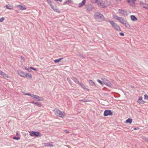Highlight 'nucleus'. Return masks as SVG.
Listing matches in <instances>:
<instances>
[{"label":"nucleus","mask_w":148,"mask_h":148,"mask_svg":"<svg viewBox=\"0 0 148 148\" xmlns=\"http://www.w3.org/2000/svg\"><path fill=\"white\" fill-rule=\"evenodd\" d=\"M95 19L98 21L102 22L104 21V16L99 12H96L94 14Z\"/></svg>","instance_id":"1"},{"label":"nucleus","mask_w":148,"mask_h":148,"mask_svg":"<svg viewBox=\"0 0 148 148\" xmlns=\"http://www.w3.org/2000/svg\"><path fill=\"white\" fill-rule=\"evenodd\" d=\"M53 111L54 112L55 114L58 116L63 117L65 116L63 113L57 109H55L53 110Z\"/></svg>","instance_id":"2"},{"label":"nucleus","mask_w":148,"mask_h":148,"mask_svg":"<svg viewBox=\"0 0 148 148\" xmlns=\"http://www.w3.org/2000/svg\"><path fill=\"white\" fill-rule=\"evenodd\" d=\"M113 115V112L110 110H105L103 113V115L105 116H111Z\"/></svg>","instance_id":"3"},{"label":"nucleus","mask_w":148,"mask_h":148,"mask_svg":"<svg viewBox=\"0 0 148 148\" xmlns=\"http://www.w3.org/2000/svg\"><path fill=\"white\" fill-rule=\"evenodd\" d=\"M40 132H38L31 131L30 135L31 136H35L37 137L39 136Z\"/></svg>","instance_id":"4"},{"label":"nucleus","mask_w":148,"mask_h":148,"mask_svg":"<svg viewBox=\"0 0 148 148\" xmlns=\"http://www.w3.org/2000/svg\"><path fill=\"white\" fill-rule=\"evenodd\" d=\"M119 11H120L119 13L121 14L122 16H125V15H127V12L125 10L119 9Z\"/></svg>","instance_id":"5"},{"label":"nucleus","mask_w":148,"mask_h":148,"mask_svg":"<svg viewBox=\"0 0 148 148\" xmlns=\"http://www.w3.org/2000/svg\"><path fill=\"white\" fill-rule=\"evenodd\" d=\"M85 9H86L88 11H90L92 9V7L91 5H86L85 6Z\"/></svg>","instance_id":"6"},{"label":"nucleus","mask_w":148,"mask_h":148,"mask_svg":"<svg viewBox=\"0 0 148 148\" xmlns=\"http://www.w3.org/2000/svg\"><path fill=\"white\" fill-rule=\"evenodd\" d=\"M0 74L1 75H2L4 78H5L6 77H7L8 78H10V77L9 76H8L7 74L5 73H4L2 72V71H1Z\"/></svg>","instance_id":"7"},{"label":"nucleus","mask_w":148,"mask_h":148,"mask_svg":"<svg viewBox=\"0 0 148 148\" xmlns=\"http://www.w3.org/2000/svg\"><path fill=\"white\" fill-rule=\"evenodd\" d=\"M143 98L142 97H140L137 101V102L139 104H143L145 103L144 101L142 99Z\"/></svg>","instance_id":"8"},{"label":"nucleus","mask_w":148,"mask_h":148,"mask_svg":"<svg viewBox=\"0 0 148 148\" xmlns=\"http://www.w3.org/2000/svg\"><path fill=\"white\" fill-rule=\"evenodd\" d=\"M18 74L21 77H25V74L24 73L20 70L18 71Z\"/></svg>","instance_id":"9"},{"label":"nucleus","mask_w":148,"mask_h":148,"mask_svg":"<svg viewBox=\"0 0 148 148\" xmlns=\"http://www.w3.org/2000/svg\"><path fill=\"white\" fill-rule=\"evenodd\" d=\"M98 0H95V2L97 3V4L99 6H101L102 7H104V3L102 2H98Z\"/></svg>","instance_id":"10"},{"label":"nucleus","mask_w":148,"mask_h":148,"mask_svg":"<svg viewBox=\"0 0 148 148\" xmlns=\"http://www.w3.org/2000/svg\"><path fill=\"white\" fill-rule=\"evenodd\" d=\"M17 7L19 8L20 10H24L26 9V8L25 7V6H23L21 5H18L17 6Z\"/></svg>","instance_id":"11"},{"label":"nucleus","mask_w":148,"mask_h":148,"mask_svg":"<svg viewBox=\"0 0 148 148\" xmlns=\"http://www.w3.org/2000/svg\"><path fill=\"white\" fill-rule=\"evenodd\" d=\"M114 28L119 31H121V29L120 27L117 24H116V25L114 27Z\"/></svg>","instance_id":"12"},{"label":"nucleus","mask_w":148,"mask_h":148,"mask_svg":"<svg viewBox=\"0 0 148 148\" xmlns=\"http://www.w3.org/2000/svg\"><path fill=\"white\" fill-rule=\"evenodd\" d=\"M86 0H83L81 3L79 4V7L80 8L84 5L86 2Z\"/></svg>","instance_id":"13"},{"label":"nucleus","mask_w":148,"mask_h":148,"mask_svg":"<svg viewBox=\"0 0 148 148\" xmlns=\"http://www.w3.org/2000/svg\"><path fill=\"white\" fill-rule=\"evenodd\" d=\"M123 25H124L126 27L128 28H130V25L126 21H125V23L123 24Z\"/></svg>","instance_id":"14"},{"label":"nucleus","mask_w":148,"mask_h":148,"mask_svg":"<svg viewBox=\"0 0 148 148\" xmlns=\"http://www.w3.org/2000/svg\"><path fill=\"white\" fill-rule=\"evenodd\" d=\"M118 20L123 24L126 21L124 19V18L122 17H120V18H119Z\"/></svg>","instance_id":"15"},{"label":"nucleus","mask_w":148,"mask_h":148,"mask_svg":"<svg viewBox=\"0 0 148 148\" xmlns=\"http://www.w3.org/2000/svg\"><path fill=\"white\" fill-rule=\"evenodd\" d=\"M26 77L27 78H32V75L30 73H26L25 74V77Z\"/></svg>","instance_id":"16"},{"label":"nucleus","mask_w":148,"mask_h":148,"mask_svg":"<svg viewBox=\"0 0 148 148\" xmlns=\"http://www.w3.org/2000/svg\"><path fill=\"white\" fill-rule=\"evenodd\" d=\"M130 17L131 19L133 21H136L137 20V18L134 15H131Z\"/></svg>","instance_id":"17"},{"label":"nucleus","mask_w":148,"mask_h":148,"mask_svg":"<svg viewBox=\"0 0 148 148\" xmlns=\"http://www.w3.org/2000/svg\"><path fill=\"white\" fill-rule=\"evenodd\" d=\"M108 22L110 23V24L112 25V26L114 28L115 26L116 25V24L115 23H114V22L113 21H108Z\"/></svg>","instance_id":"18"},{"label":"nucleus","mask_w":148,"mask_h":148,"mask_svg":"<svg viewBox=\"0 0 148 148\" xmlns=\"http://www.w3.org/2000/svg\"><path fill=\"white\" fill-rule=\"evenodd\" d=\"M42 97L36 95L35 99L37 101H39L42 100Z\"/></svg>","instance_id":"19"},{"label":"nucleus","mask_w":148,"mask_h":148,"mask_svg":"<svg viewBox=\"0 0 148 148\" xmlns=\"http://www.w3.org/2000/svg\"><path fill=\"white\" fill-rule=\"evenodd\" d=\"M6 7L7 9H13V7L9 4L7 5L6 6Z\"/></svg>","instance_id":"20"},{"label":"nucleus","mask_w":148,"mask_h":148,"mask_svg":"<svg viewBox=\"0 0 148 148\" xmlns=\"http://www.w3.org/2000/svg\"><path fill=\"white\" fill-rule=\"evenodd\" d=\"M102 81L103 82V83L105 85L109 81L108 80H107L105 78H102Z\"/></svg>","instance_id":"21"},{"label":"nucleus","mask_w":148,"mask_h":148,"mask_svg":"<svg viewBox=\"0 0 148 148\" xmlns=\"http://www.w3.org/2000/svg\"><path fill=\"white\" fill-rule=\"evenodd\" d=\"M89 84L92 86H94L95 85V83L93 82L92 80H90L89 81Z\"/></svg>","instance_id":"22"},{"label":"nucleus","mask_w":148,"mask_h":148,"mask_svg":"<svg viewBox=\"0 0 148 148\" xmlns=\"http://www.w3.org/2000/svg\"><path fill=\"white\" fill-rule=\"evenodd\" d=\"M132 122V119L131 118H128L126 120V122L131 124Z\"/></svg>","instance_id":"23"},{"label":"nucleus","mask_w":148,"mask_h":148,"mask_svg":"<svg viewBox=\"0 0 148 148\" xmlns=\"http://www.w3.org/2000/svg\"><path fill=\"white\" fill-rule=\"evenodd\" d=\"M63 59V58H59V59H57L55 60H54V62L55 63L58 62H60V60H62Z\"/></svg>","instance_id":"24"},{"label":"nucleus","mask_w":148,"mask_h":148,"mask_svg":"<svg viewBox=\"0 0 148 148\" xmlns=\"http://www.w3.org/2000/svg\"><path fill=\"white\" fill-rule=\"evenodd\" d=\"M71 3V0H68L64 2L63 5H65L66 4H69V3Z\"/></svg>","instance_id":"25"},{"label":"nucleus","mask_w":148,"mask_h":148,"mask_svg":"<svg viewBox=\"0 0 148 148\" xmlns=\"http://www.w3.org/2000/svg\"><path fill=\"white\" fill-rule=\"evenodd\" d=\"M106 85L110 87H112V84L111 83L108 81V82L107 83Z\"/></svg>","instance_id":"26"},{"label":"nucleus","mask_w":148,"mask_h":148,"mask_svg":"<svg viewBox=\"0 0 148 148\" xmlns=\"http://www.w3.org/2000/svg\"><path fill=\"white\" fill-rule=\"evenodd\" d=\"M113 18L118 20L119 18H120V17H119L116 15L115 14Z\"/></svg>","instance_id":"27"},{"label":"nucleus","mask_w":148,"mask_h":148,"mask_svg":"<svg viewBox=\"0 0 148 148\" xmlns=\"http://www.w3.org/2000/svg\"><path fill=\"white\" fill-rule=\"evenodd\" d=\"M78 83L83 88H85V86L81 82H79L78 81Z\"/></svg>","instance_id":"28"},{"label":"nucleus","mask_w":148,"mask_h":148,"mask_svg":"<svg viewBox=\"0 0 148 148\" xmlns=\"http://www.w3.org/2000/svg\"><path fill=\"white\" fill-rule=\"evenodd\" d=\"M35 105H37L38 106L40 107L41 106V104L40 102H37L34 103Z\"/></svg>","instance_id":"29"},{"label":"nucleus","mask_w":148,"mask_h":148,"mask_svg":"<svg viewBox=\"0 0 148 148\" xmlns=\"http://www.w3.org/2000/svg\"><path fill=\"white\" fill-rule=\"evenodd\" d=\"M50 6H51V8L52 9H53V8H54L53 7V1H51V2L49 3Z\"/></svg>","instance_id":"30"},{"label":"nucleus","mask_w":148,"mask_h":148,"mask_svg":"<svg viewBox=\"0 0 148 148\" xmlns=\"http://www.w3.org/2000/svg\"><path fill=\"white\" fill-rule=\"evenodd\" d=\"M46 146L47 147H52L53 146V145L52 144H50L49 143H47L46 144Z\"/></svg>","instance_id":"31"},{"label":"nucleus","mask_w":148,"mask_h":148,"mask_svg":"<svg viewBox=\"0 0 148 148\" xmlns=\"http://www.w3.org/2000/svg\"><path fill=\"white\" fill-rule=\"evenodd\" d=\"M13 139H14L18 140L20 139V137H16V136H14L13 137Z\"/></svg>","instance_id":"32"},{"label":"nucleus","mask_w":148,"mask_h":148,"mask_svg":"<svg viewBox=\"0 0 148 148\" xmlns=\"http://www.w3.org/2000/svg\"><path fill=\"white\" fill-rule=\"evenodd\" d=\"M144 99L148 100V95L145 94L144 95Z\"/></svg>","instance_id":"33"},{"label":"nucleus","mask_w":148,"mask_h":148,"mask_svg":"<svg viewBox=\"0 0 148 148\" xmlns=\"http://www.w3.org/2000/svg\"><path fill=\"white\" fill-rule=\"evenodd\" d=\"M80 101H83V102H87L88 101V100L87 99H82V100H80Z\"/></svg>","instance_id":"34"},{"label":"nucleus","mask_w":148,"mask_h":148,"mask_svg":"<svg viewBox=\"0 0 148 148\" xmlns=\"http://www.w3.org/2000/svg\"><path fill=\"white\" fill-rule=\"evenodd\" d=\"M97 82H98L99 83H100V84L101 85H102L103 84V82H102L100 80H99V79H97Z\"/></svg>","instance_id":"35"},{"label":"nucleus","mask_w":148,"mask_h":148,"mask_svg":"<svg viewBox=\"0 0 148 148\" xmlns=\"http://www.w3.org/2000/svg\"><path fill=\"white\" fill-rule=\"evenodd\" d=\"M127 1V2L129 3H130V2H133L134 1H136V0H126Z\"/></svg>","instance_id":"36"},{"label":"nucleus","mask_w":148,"mask_h":148,"mask_svg":"<svg viewBox=\"0 0 148 148\" xmlns=\"http://www.w3.org/2000/svg\"><path fill=\"white\" fill-rule=\"evenodd\" d=\"M5 18L4 17H2L0 18V22H2L4 20Z\"/></svg>","instance_id":"37"},{"label":"nucleus","mask_w":148,"mask_h":148,"mask_svg":"<svg viewBox=\"0 0 148 148\" xmlns=\"http://www.w3.org/2000/svg\"><path fill=\"white\" fill-rule=\"evenodd\" d=\"M54 11L57 12H59L60 11L59 10L57 9L54 8L52 9Z\"/></svg>","instance_id":"38"},{"label":"nucleus","mask_w":148,"mask_h":148,"mask_svg":"<svg viewBox=\"0 0 148 148\" xmlns=\"http://www.w3.org/2000/svg\"><path fill=\"white\" fill-rule=\"evenodd\" d=\"M36 95H34V94L32 95L31 96V97H33L34 99L36 97Z\"/></svg>","instance_id":"39"},{"label":"nucleus","mask_w":148,"mask_h":148,"mask_svg":"<svg viewBox=\"0 0 148 148\" xmlns=\"http://www.w3.org/2000/svg\"><path fill=\"white\" fill-rule=\"evenodd\" d=\"M143 139L146 141H148V139L146 137H144Z\"/></svg>","instance_id":"40"},{"label":"nucleus","mask_w":148,"mask_h":148,"mask_svg":"<svg viewBox=\"0 0 148 148\" xmlns=\"http://www.w3.org/2000/svg\"><path fill=\"white\" fill-rule=\"evenodd\" d=\"M30 68L31 69H33L34 71H36L37 70V69H36L34 68L33 67H30Z\"/></svg>","instance_id":"41"},{"label":"nucleus","mask_w":148,"mask_h":148,"mask_svg":"<svg viewBox=\"0 0 148 148\" xmlns=\"http://www.w3.org/2000/svg\"><path fill=\"white\" fill-rule=\"evenodd\" d=\"M119 34L120 35H121V36H124V34L122 32L120 33H119Z\"/></svg>","instance_id":"42"},{"label":"nucleus","mask_w":148,"mask_h":148,"mask_svg":"<svg viewBox=\"0 0 148 148\" xmlns=\"http://www.w3.org/2000/svg\"><path fill=\"white\" fill-rule=\"evenodd\" d=\"M25 95H28L30 96H31L32 94H30V93H25Z\"/></svg>","instance_id":"43"},{"label":"nucleus","mask_w":148,"mask_h":148,"mask_svg":"<svg viewBox=\"0 0 148 148\" xmlns=\"http://www.w3.org/2000/svg\"><path fill=\"white\" fill-rule=\"evenodd\" d=\"M31 69L30 68V67L29 68L27 69V70L29 72H31Z\"/></svg>","instance_id":"44"},{"label":"nucleus","mask_w":148,"mask_h":148,"mask_svg":"<svg viewBox=\"0 0 148 148\" xmlns=\"http://www.w3.org/2000/svg\"><path fill=\"white\" fill-rule=\"evenodd\" d=\"M56 1H59L60 2H62V0H55Z\"/></svg>","instance_id":"45"},{"label":"nucleus","mask_w":148,"mask_h":148,"mask_svg":"<svg viewBox=\"0 0 148 148\" xmlns=\"http://www.w3.org/2000/svg\"><path fill=\"white\" fill-rule=\"evenodd\" d=\"M67 80L70 83H71V80L70 79L68 78Z\"/></svg>","instance_id":"46"},{"label":"nucleus","mask_w":148,"mask_h":148,"mask_svg":"<svg viewBox=\"0 0 148 148\" xmlns=\"http://www.w3.org/2000/svg\"><path fill=\"white\" fill-rule=\"evenodd\" d=\"M80 56L82 57V58H85V57H84L83 55H80Z\"/></svg>","instance_id":"47"},{"label":"nucleus","mask_w":148,"mask_h":148,"mask_svg":"<svg viewBox=\"0 0 148 148\" xmlns=\"http://www.w3.org/2000/svg\"><path fill=\"white\" fill-rule=\"evenodd\" d=\"M139 129V128L138 127H137V128L134 127V128L133 129L134 130H136L137 129Z\"/></svg>","instance_id":"48"},{"label":"nucleus","mask_w":148,"mask_h":148,"mask_svg":"<svg viewBox=\"0 0 148 148\" xmlns=\"http://www.w3.org/2000/svg\"><path fill=\"white\" fill-rule=\"evenodd\" d=\"M47 1L48 3H50L51 1L49 0H47Z\"/></svg>","instance_id":"49"},{"label":"nucleus","mask_w":148,"mask_h":148,"mask_svg":"<svg viewBox=\"0 0 148 148\" xmlns=\"http://www.w3.org/2000/svg\"><path fill=\"white\" fill-rule=\"evenodd\" d=\"M65 132H66V133H69V132L68 131H67L66 130H65Z\"/></svg>","instance_id":"50"},{"label":"nucleus","mask_w":148,"mask_h":148,"mask_svg":"<svg viewBox=\"0 0 148 148\" xmlns=\"http://www.w3.org/2000/svg\"><path fill=\"white\" fill-rule=\"evenodd\" d=\"M74 78L76 80V81H77V82H78V81L77 80V78Z\"/></svg>","instance_id":"51"},{"label":"nucleus","mask_w":148,"mask_h":148,"mask_svg":"<svg viewBox=\"0 0 148 148\" xmlns=\"http://www.w3.org/2000/svg\"><path fill=\"white\" fill-rule=\"evenodd\" d=\"M116 1L117 2L120 1H121V0H116Z\"/></svg>","instance_id":"52"},{"label":"nucleus","mask_w":148,"mask_h":148,"mask_svg":"<svg viewBox=\"0 0 148 148\" xmlns=\"http://www.w3.org/2000/svg\"><path fill=\"white\" fill-rule=\"evenodd\" d=\"M31 103H33L34 104V103H35L34 101H32L31 102Z\"/></svg>","instance_id":"53"},{"label":"nucleus","mask_w":148,"mask_h":148,"mask_svg":"<svg viewBox=\"0 0 148 148\" xmlns=\"http://www.w3.org/2000/svg\"><path fill=\"white\" fill-rule=\"evenodd\" d=\"M25 69H26V70H27V69L26 67H25Z\"/></svg>","instance_id":"54"},{"label":"nucleus","mask_w":148,"mask_h":148,"mask_svg":"<svg viewBox=\"0 0 148 148\" xmlns=\"http://www.w3.org/2000/svg\"><path fill=\"white\" fill-rule=\"evenodd\" d=\"M21 58L22 59H23V57L21 56Z\"/></svg>","instance_id":"55"},{"label":"nucleus","mask_w":148,"mask_h":148,"mask_svg":"<svg viewBox=\"0 0 148 148\" xmlns=\"http://www.w3.org/2000/svg\"><path fill=\"white\" fill-rule=\"evenodd\" d=\"M16 135H18V133H17L16 134Z\"/></svg>","instance_id":"56"}]
</instances>
